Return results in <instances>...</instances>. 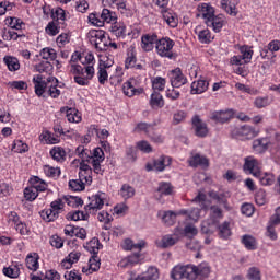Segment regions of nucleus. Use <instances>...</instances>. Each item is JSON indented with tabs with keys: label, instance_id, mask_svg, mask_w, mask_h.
Listing matches in <instances>:
<instances>
[{
	"label": "nucleus",
	"instance_id": "6e6d98bb",
	"mask_svg": "<svg viewBox=\"0 0 280 280\" xmlns=\"http://www.w3.org/2000/svg\"><path fill=\"white\" fill-rule=\"evenodd\" d=\"M158 191L162 196H170V194H172V185L168 183H162L160 184Z\"/></svg>",
	"mask_w": 280,
	"mask_h": 280
},
{
	"label": "nucleus",
	"instance_id": "c756f323",
	"mask_svg": "<svg viewBox=\"0 0 280 280\" xmlns=\"http://www.w3.org/2000/svg\"><path fill=\"white\" fill-rule=\"evenodd\" d=\"M151 108H163L165 106V102L163 101V96L159 92H153L150 98Z\"/></svg>",
	"mask_w": 280,
	"mask_h": 280
},
{
	"label": "nucleus",
	"instance_id": "f257e3e1",
	"mask_svg": "<svg viewBox=\"0 0 280 280\" xmlns=\"http://www.w3.org/2000/svg\"><path fill=\"white\" fill-rule=\"evenodd\" d=\"M265 138L256 139L253 141V150L257 152V154H264L270 148V145H275V143H279L280 133L275 131V129H266Z\"/></svg>",
	"mask_w": 280,
	"mask_h": 280
},
{
	"label": "nucleus",
	"instance_id": "79ce46f5",
	"mask_svg": "<svg viewBox=\"0 0 280 280\" xmlns=\"http://www.w3.org/2000/svg\"><path fill=\"white\" fill-rule=\"evenodd\" d=\"M89 213L84 214V212L78 210L74 212H69L67 214V220H73V222H78L79 220H88Z\"/></svg>",
	"mask_w": 280,
	"mask_h": 280
},
{
	"label": "nucleus",
	"instance_id": "f03ea898",
	"mask_svg": "<svg viewBox=\"0 0 280 280\" xmlns=\"http://www.w3.org/2000/svg\"><path fill=\"white\" fill-rule=\"evenodd\" d=\"M62 209H65V202L62 199H56L50 203V209L40 212V217L46 222H54V220H58V215H60Z\"/></svg>",
	"mask_w": 280,
	"mask_h": 280
},
{
	"label": "nucleus",
	"instance_id": "dca6fc26",
	"mask_svg": "<svg viewBox=\"0 0 280 280\" xmlns=\"http://www.w3.org/2000/svg\"><path fill=\"white\" fill-rule=\"evenodd\" d=\"M222 220V209L218 206H212L210 208V219L208 220V226H218Z\"/></svg>",
	"mask_w": 280,
	"mask_h": 280
},
{
	"label": "nucleus",
	"instance_id": "13d9d810",
	"mask_svg": "<svg viewBox=\"0 0 280 280\" xmlns=\"http://www.w3.org/2000/svg\"><path fill=\"white\" fill-rule=\"evenodd\" d=\"M243 215L250 218L255 213V207L252 203H244L241 208Z\"/></svg>",
	"mask_w": 280,
	"mask_h": 280
},
{
	"label": "nucleus",
	"instance_id": "20e7f679",
	"mask_svg": "<svg viewBox=\"0 0 280 280\" xmlns=\"http://www.w3.org/2000/svg\"><path fill=\"white\" fill-rule=\"evenodd\" d=\"M89 20L93 25H96L97 27H103L104 23H115L117 22V15L108 9H103L101 13V20L97 19V15L90 14Z\"/></svg>",
	"mask_w": 280,
	"mask_h": 280
},
{
	"label": "nucleus",
	"instance_id": "58836bf2",
	"mask_svg": "<svg viewBox=\"0 0 280 280\" xmlns=\"http://www.w3.org/2000/svg\"><path fill=\"white\" fill-rule=\"evenodd\" d=\"M50 154L55 161H65V158L67 156V152L60 147L51 149Z\"/></svg>",
	"mask_w": 280,
	"mask_h": 280
},
{
	"label": "nucleus",
	"instance_id": "c85d7f7f",
	"mask_svg": "<svg viewBox=\"0 0 280 280\" xmlns=\"http://www.w3.org/2000/svg\"><path fill=\"white\" fill-rule=\"evenodd\" d=\"M121 246L124 250H137L138 253H141V248L145 246V242L141 241L138 244H133L132 240L126 238Z\"/></svg>",
	"mask_w": 280,
	"mask_h": 280
},
{
	"label": "nucleus",
	"instance_id": "423d86ee",
	"mask_svg": "<svg viewBox=\"0 0 280 280\" xmlns=\"http://www.w3.org/2000/svg\"><path fill=\"white\" fill-rule=\"evenodd\" d=\"M174 47V42L168 38H162L156 43V49L159 56L162 58H172V48Z\"/></svg>",
	"mask_w": 280,
	"mask_h": 280
},
{
	"label": "nucleus",
	"instance_id": "e433bc0d",
	"mask_svg": "<svg viewBox=\"0 0 280 280\" xmlns=\"http://www.w3.org/2000/svg\"><path fill=\"white\" fill-rule=\"evenodd\" d=\"M119 194L124 200H128V198H132V196H135V188L128 184H124Z\"/></svg>",
	"mask_w": 280,
	"mask_h": 280
},
{
	"label": "nucleus",
	"instance_id": "393cba45",
	"mask_svg": "<svg viewBox=\"0 0 280 280\" xmlns=\"http://www.w3.org/2000/svg\"><path fill=\"white\" fill-rule=\"evenodd\" d=\"M207 89H209V82L206 80H198L191 83L192 95H200V93H205Z\"/></svg>",
	"mask_w": 280,
	"mask_h": 280
},
{
	"label": "nucleus",
	"instance_id": "a878e982",
	"mask_svg": "<svg viewBox=\"0 0 280 280\" xmlns=\"http://www.w3.org/2000/svg\"><path fill=\"white\" fill-rule=\"evenodd\" d=\"M154 43H159L156 35L142 36V49H144V51H152V49H154Z\"/></svg>",
	"mask_w": 280,
	"mask_h": 280
},
{
	"label": "nucleus",
	"instance_id": "09e8293b",
	"mask_svg": "<svg viewBox=\"0 0 280 280\" xmlns=\"http://www.w3.org/2000/svg\"><path fill=\"white\" fill-rule=\"evenodd\" d=\"M162 220L164 224H167V226H172V224L176 222V213L167 211L163 214Z\"/></svg>",
	"mask_w": 280,
	"mask_h": 280
},
{
	"label": "nucleus",
	"instance_id": "4be33fe9",
	"mask_svg": "<svg viewBox=\"0 0 280 280\" xmlns=\"http://www.w3.org/2000/svg\"><path fill=\"white\" fill-rule=\"evenodd\" d=\"M208 27H212L213 32H220L224 27V18L218 15L206 21Z\"/></svg>",
	"mask_w": 280,
	"mask_h": 280
},
{
	"label": "nucleus",
	"instance_id": "b1692460",
	"mask_svg": "<svg viewBox=\"0 0 280 280\" xmlns=\"http://www.w3.org/2000/svg\"><path fill=\"white\" fill-rule=\"evenodd\" d=\"M93 255L89 260V270H92V272H97V270H100V257H97V254L100 253V248L98 247H93L92 252Z\"/></svg>",
	"mask_w": 280,
	"mask_h": 280
},
{
	"label": "nucleus",
	"instance_id": "6e6552de",
	"mask_svg": "<svg viewBox=\"0 0 280 280\" xmlns=\"http://www.w3.org/2000/svg\"><path fill=\"white\" fill-rule=\"evenodd\" d=\"M104 161V150L102 148H95L93 151V156L91 158L92 167L95 174H103L102 163Z\"/></svg>",
	"mask_w": 280,
	"mask_h": 280
},
{
	"label": "nucleus",
	"instance_id": "ddd939ff",
	"mask_svg": "<svg viewBox=\"0 0 280 280\" xmlns=\"http://www.w3.org/2000/svg\"><path fill=\"white\" fill-rule=\"evenodd\" d=\"M85 73H86V77L84 75L74 77V82H77L79 86H89L91 80H93V75H95V68H93V66L85 67Z\"/></svg>",
	"mask_w": 280,
	"mask_h": 280
},
{
	"label": "nucleus",
	"instance_id": "603ef678",
	"mask_svg": "<svg viewBox=\"0 0 280 280\" xmlns=\"http://www.w3.org/2000/svg\"><path fill=\"white\" fill-rule=\"evenodd\" d=\"M254 105L256 106V108H266V106H270V98H268V96L257 97L254 101Z\"/></svg>",
	"mask_w": 280,
	"mask_h": 280
},
{
	"label": "nucleus",
	"instance_id": "cd10ccee",
	"mask_svg": "<svg viewBox=\"0 0 280 280\" xmlns=\"http://www.w3.org/2000/svg\"><path fill=\"white\" fill-rule=\"evenodd\" d=\"M221 8L228 14H230V16H237V8L235 7V0H222Z\"/></svg>",
	"mask_w": 280,
	"mask_h": 280
},
{
	"label": "nucleus",
	"instance_id": "f8f14e48",
	"mask_svg": "<svg viewBox=\"0 0 280 280\" xmlns=\"http://www.w3.org/2000/svg\"><path fill=\"white\" fill-rule=\"evenodd\" d=\"M91 36L96 38L94 42L96 49H100V51H106L108 42H106V35L104 34V31H92Z\"/></svg>",
	"mask_w": 280,
	"mask_h": 280
},
{
	"label": "nucleus",
	"instance_id": "f704fd0d",
	"mask_svg": "<svg viewBox=\"0 0 280 280\" xmlns=\"http://www.w3.org/2000/svg\"><path fill=\"white\" fill-rule=\"evenodd\" d=\"M4 63L9 71H19V69H21V63H19V59L16 57H4Z\"/></svg>",
	"mask_w": 280,
	"mask_h": 280
},
{
	"label": "nucleus",
	"instance_id": "864d4df0",
	"mask_svg": "<svg viewBox=\"0 0 280 280\" xmlns=\"http://www.w3.org/2000/svg\"><path fill=\"white\" fill-rule=\"evenodd\" d=\"M255 200H256V205H258L259 207H264V205L266 203V190L264 189L258 190L256 192Z\"/></svg>",
	"mask_w": 280,
	"mask_h": 280
},
{
	"label": "nucleus",
	"instance_id": "72a5a7b5",
	"mask_svg": "<svg viewBox=\"0 0 280 280\" xmlns=\"http://www.w3.org/2000/svg\"><path fill=\"white\" fill-rule=\"evenodd\" d=\"M163 20L167 23L170 27H177L178 25V18H176V14L164 11L162 13Z\"/></svg>",
	"mask_w": 280,
	"mask_h": 280
},
{
	"label": "nucleus",
	"instance_id": "de8ad7c7",
	"mask_svg": "<svg viewBox=\"0 0 280 280\" xmlns=\"http://www.w3.org/2000/svg\"><path fill=\"white\" fill-rule=\"evenodd\" d=\"M106 67H110V66L102 67V65H100V68H98V82H100V84H106V82L108 81V72L106 71Z\"/></svg>",
	"mask_w": 280,
	"mask_h": 280
},
{
	"label": "nucleus",
	"instance_id": "4c0bfd02",
	"mask_svg": "<svg viewBox=\"0 0 280 280\" xmlns=\"http://www.w3.org/2000/svg\"><path fill=\"white\" fill-rule=\"evenodd\" d=\"M201 12H202V16L206 21H211V19H213V16H215V10L213 9V7H211L209 4H202Z\"/></svg>",
	"mask_w": 280,
	"mask_h": 280
},
{
	"label": "nucleus",
	"instance_id": "7ed1b4c3",
	"mask_svg": "<svg viewBox=\"0 0 280 280\" xmlns=\"http://www.w3.org/2000/svg\"><path fill=\"white\" fill-rule=\"evenodd\" d=\"M171 278L174 280L188 279L196 280V272H194V268L191 265L187 266H175L171 272Z\"/></svg>",
	"mask_w": 280,
	"mask_h": 280
},
{
	"label": "nucleus",
	"instance_id": "0eeeda50",
	"mask_svg": "<svg viewBox=\"0 0 280 280\" xmlns=\"http://www.w3.org/2000/svg\"><path fill=\"white\" fill-rule=\"evenodd\" d=\"M105 196L104 192H101L90 197V203L85 206V211L88 213H95V211L102 209L104 207Z\"/></svg>",
	"mask_w": 280,
	"mask_h": 280
},
{
	"label": "nucleus",
	"instance_id": "c03bdc74",
	"mask_svg": "<svg viewBox=\"0 0 280 280\" xmlns=\"http://www.w3.org/2000/svg\"><path fill=\"white\" fill-rule=\"evenodd\" d=\"M258 178L261 185H265V186L272 185L275 183V175L270 173H265V174L260 173Z\"/></svg>",
	"mask_w": 280,
	"mask_h": 280
},
{
	"label": "nucleus",
	"instance_id": "ea45409f",
	"mask_svg": "<svg viewBox=\"0 0 280 280\" xmlns=\"http://www.w3.org/2000/svg\"><path fill=\"white\" fill-rule=\"evenodd\" d=\"M195 32L196 34H198L200 43L207 45L210 40H212L211 32H209V30L199 31L198 28H196Z\"/></svg>",
	"mask_w": 280,
	"mask_h": 280
},
{
	"label": "nucleus",
	"instance_id": "6ab92c4d",
	"mask_svg": "<svg viewBox=\"0 0 280 280\" xmlns=\"http://www.w3.org/2000/svg\"><path fill=\"white\" fill-rule=\"evenodd\" d=\"M48 85H47V93L50 95V97H59L60 96V90L58 89V79L55 77H49L47 79Z\"/></svg>",
	"mask_w": 280,
	"mask_h": 280
},
{
	"label": "nucleus",
	"instance_id": "9d476101",
	"mask_svg": "<svg viewBox=\"0 0 280 280\" xmlns=\"http://www.w3.org/2000/svg\"><path fill=\"white\" fill-rule=\"evenodd\" d=\"M192 128L197 137L205 138L209 135V127L207 126V122L200 119L199 116H195L192 118Z\"/></svg>",
	"mask_w": 280,
	"mask_h": 280
},
{
	"label": "nucleus",
	"instance_id": "7c9ffc66",
	"mask_svg": "<svg viewBox=\"0 0 280 280\" xmlns=\"http://www.w3.org/2000/svg\"><path fill=\"white\" fill-rule=\"evenodd\" d=\"M110 32H113L117 38H124V36H126V24L122 22H114L110 27Z\"/></svg>",
	"mask_w": 280,
	"mask_h": 280
},
{
	"label": "nucleus",
	"instance_id": "412c9836",
	"mask_svg": "<svg viewBox=\"0 0 280 280\" xmlns=\"http://www.w3.org/2000/svg\"><path fill=\"white\" fill-rule=\"evenodd\" d=\"M178 242V237L172 235H165L161 240L155 242L158 248H170Z\"/></svg>",
	"mask_w": 280,
	"mask_h": 280
},
{
	"label": "nucleus",
	"instance_id": "3c124183",
	"mask_svg": "<svg viewBox=\"0 0 280 280\" xmlns=\"http://www.w3.org/2000/svg\"><path fill=\"white\" fill-rule=\"evenodd\" d=\"M44 172H45L46 176H49L50 178H56V176H60V168L52 167L50 165H45Z\"/></svg>",
	"mask_w": 280,
	"mask_h": 280
},
{
	"label": "nucleus",
	"instance_id": "5701e85b",
	"mask_svg": "<svg viewBox=\"0 0 280 280\" xmlns=\"http://www.w3.org/2000/svg\"><path fill=\"white\" fill-rule=\"evenodd\" d=\"M188 163L190 167H198V165L200 167H207L209 165V160L197 153L188 160Z\"/></svg>",
	"mask_w": 280,
	"mask_h": 280
},
{
	"label": "nucleus",
	"instance_id": "4468645a",
	"mask_svg": "<svg viewBox=\"0 0 280 280\" xmlns=\"http://www.w3.org/2000/svg\"><path fill=\"white\" fill-rule=\"evenodd\" d=\"M233 115H235L233 109L219 110L212 114L211 119L218 121V124H226V121L233 119Z\"/></svg>",
	"mask_w": 280,
	"mask_h": 280
},
{
	"label": "nucleus",
	"instance_id": "37998d69",
	"mask_svg": "<svg viewBox=\"0 0 280 280\" xmlns=\"http://www.w3.org/2000/svg\"><path fill=\"white\" fill-rule=\"evenodd\" d=\"M24 198L25 200H30V202H32L33 200H36V198H38L37 189L34 188V186L25 188Z\"/></svg>",
	"mask_w": 280,
	"mask_h": 280
},
{
	"label": "nucleus",
	"instance_id": "f3484780",
	"mask_svg": "<svg viewBox=\"0 0 280 280\" xmlns=\"http://www.w3.org/2000/svg\"><path fill=\"white\" fill-rule=\"evenodd\" d=\"M61 113L66 114V117L70 124H80V121H82V116L75 108L62 107Z\"/></svg>",
	"mask_w": 280,
	"mask_h": 280
},
{
	"label": "nucleus",
	"instance_id": "a18cd8bd",
	"mask_svg": "<svg viewBox=\"0 0 280 280\" xmlns=\"http://www.w3.org/2000/svg\"><path fill=\"white\" fill-rule=\"evenodd\" d=\"M214 229H219V235L224 240L231 235V230L229 229V223L226 222H224L222 225L218 223V226H214Z\"/></svg>",
	"mask_w": 280,
	"mask_h": 280
},
{
	"label": "nucleus",
	"instance_id": "e2e57ef3",
	"mask_svg": "<svg viewBox=\"0 0 280 280\" xmlns=\"http://www.w3.org/2000/svg\"><path fill=\"white\" fill-rule=\"evenodd\" d=\"M192 202H199V206L201 209H207V195L199 192L195 199L192 200Z\"/></svg>",
	"mask_w": 280,
	"mask_h": 280
},
{
	"label": "nucleus",
	"instance_id": "c9c22d12",
	"mask_svg": "<svg viewBox=\"0 0 280 280\" xmlns=\"http://www.w3.org/2000/svg\"><path fill=\"white\" fill-rule=\"evenodd\" d=\"M3 275H5V277H9L10 279H19L21 275V269H19V266L4 267Z\"/></svg>",
	"mask_w": 280,
	"mask_h": 280
},
{
	"label": "nucleus",
	"instance_id": "bf43d9fd",
	"mask_svg": "<svg viewBox=\"0 0 280 280\" xmlns=\"http://www.w3.org/2000/svg\"><path fill=\"white\" fill-rule=\"evenodd\" d=\"M186 117H187V114L185 112L178 110L173 116V124H175V125L183 124V121H185Z\"/></svg>",
	"mask_w": 280,
	"mask_h": 280
},
{
	"label": "nucleus",
	"instance_id": "8fccbe9b",
	"mask_svg": "<svg viewBox=\"0 0 280 280\" xmlns=\"http://www.w3.org/2000/svg\"><path fill=\"white\" fill-rule=\"evenodd\" d=\"M40 56H42V58H44V60H54L57 57L56 50L52 48L42 49Z\"/></svg>",
	"mask_w": 280,
	"mask_h": 280
},
{
	"label": "nucleus",
	"instance_id": "5fc2aeb1",
	"mask_svg": "<svg viewBox=\"0 0 280 280\" xmlns=\"http://www.w3.org/2000/svg\"><path fill=\"white\" fill-rule=\"evenodd\" d=\"M247 279H249V280H261V271H259L255 267L249 268V270L247 272Z\"/></svg>",
	"mask_w": 280,
	"mask_h": 280
},
{
	"label": "nucleus",
	"instance_id": "2f4dec72",
	"mask_svg": "<svg viewBox=\"0 0 280 280\" xmlns=\"http://www.w3.org/2000/svg\"><path fill=\"white\" fill-rule=\"evenodd\" d=\"M242 244L247 250H257V240H255L253 235H244L242 237Z\"/></svg>",
	"mask_w": 280,
	"mask_h": 280
},
{
	"label": "nucleus",
	"instance_id": "473e14b6",
	"mask_svg": "<svg viewBox=\"0 0 280 280\" xmlns=\"http://www.w3.org/2000/svg\"><path fill=\"white\" fill-rule=\"evenodd\" d=\"M26 267L34 272L38 270V254H30L26 256Z\"/></svg>",
	"mask_w": 280,
	"mask_h": 280
},
{
	"label": "nucleus",
	"instance_id": "2eb2a0df",
	"mask_svg": "<svg viewBox=\"0 0 280 280\" xmlns=\"http://www.w3.org/2000/svg\"><path fill=\"white\" fill-rule=\"evenodd\" d=\"M171 84L173 89H180V86L187 84V79L183 75L180 69H176L171 72Z\"/></svg>",
	"mask_w": 280,
	"mask_h": 280
},
{
	"label": "nucleus",
	"instance_id": "4d7b16f0",
	"mask_svg": "<svg viewBox=\"0 0 280 280\" xmlns=\"http://www.w3.org/2000/svg\"><path fill=\"white\" fill-rule=\"evenodd\" d=\"M51 19L54 21H65V10L58 8V9H52L51 11Z\"/></svg>",
	"mask_w": 280,
	"mask_h": 280
},
{
	"label": "nucleus",
	"instance_id": "39448f33",
	"mask_svg": "<svg viewBox=\"0 0 280 280\" xmlns=\"http://www.w3.org/2000/svg\"><path fill=\"white\" fill-rule=\"evenodd\" d=\"M259 129L245 125L240 128H235L232 135H234V137H244V139H255V137L259 136Z\"/></svg>",
	"mask_w": 280,
	"mask_h": 280
},
{
	"label": "nucleus",
	"instance_id": "49530a36",
	"mask_svg": "<svg viewBox=\"0 0 280 280\" xmlns=\"http://www.w3.org/2000/svg\"><path fill=\"white\" fill-rule=\"evenodd\" d=\"M152 88L154 92L163 91L165 89V79L156 77L152 80Z\"/></svg>",
	"mask_w": 280,
	"mask_h": 280
},
{
	"label": "nucleus",
	"instance_id": "774afa93",
	"mask_svg": "<svg viewBox=\"0 0 280 280\" xmlns=\"http://www.w3.org/2000/svg\"><path fill=\"white\" fill-rule=\"evenodd\" d=\"M47 86H48V81L45 83L35 84L36 95H38V97H40V95H43V93H45V91H47Z\"/></svg>",
	"mask_w": 280,
	"mask_h": 280
},
{
	"label": "nucleus",
	"instance_id": "680f3d73",
	"mask_svg": "<svg viewBox=\"0 0 280 280\" xmlns=\"http://www.w3.org/2000/svg\"><path fill=\"white\" fill-rule=\"evenodd\" d=\"M186 237H194L198 235V229L195 225L188 224L184 229Z\"/></svg>",
	"mask_w": 280,
	"mask_h": 280
},
{
	"label": "nucleus",
	"instance_id": "0e129e2a",
	"mask_svg": "<svg viewBox=\"0 0 280 280\" xmlns=\"http://www.w3.org/2000/svg\"><path fill=\"white\" fill-rule=\"evenodd\" d=\"M137 148L141 150V152H145L147 154L152 152V145L145 140L139 141L137 143Z\"/></svg>",
	"mask_w": 280,
	"mask_h": 280
},
{
	"label": "nucleus",
	"instance_id": "aec40b11",
	"mask_svg": "<svg viewBox=\"0 0 280 280\" xmlns=\"http://www.w3.org/2000/svg\"><path fill=\"white\" fill-rule=\"evenodd\" d=\"M122 91L125 95H127V97H135V95H141V93H143V89L135 88V85L132 84V80L124 83Z\"/></svg>",
	"mask_w": 280,
	"mask_h": 280
},
{
	"label": "nucleus",
	"instance_id": "a211bd4d",
	"mask_svg": "<svg viewBox=\"0 0 280 280\" xmlns=\"http://www.w3.org/2000/svg\"><path fill=\"white\" fill-rule=\"evenodd\" d=\"M170 165H172V158L167 155H162L153 162L155 172H163L165 167H170Z\"/></svg>",
	"mask_w": 280,
	"mask_h": 280
},
{
	"label": "nucleus",
	"instance_id": "052dcab7",
	"mask_svg": "<svg viewBox=\"0 0 280 280\" xmlns=\"http://www.w3.org/2000/svg\"><path fill=\"white\" fill-rule=\"evenodd\" d=\"M97 220L98 222H105V224H110V222H113V217H110V214L106 211H101L97 214Z\"/></svg>",
	"mask_w": 280,
	"mask_h": 280
},
{
	"label": "nucleus",
	"instance_id": "338daca9",
	"mask_svg": "<svg viewBox=\"0 0 280 280\" xmlns=\"http://www.w3.org/2000/svg\"><path fill=\"white\" fill-rule=\"evenodd\" d=\"M150 280L159 279V269L156 267H150L144 273Z\"/></svg>",
	"mask_w": 280,
	"mask_h": 280
},
{
	"label": "nucleus",
	"instance_id": "69168bd1",
	"mask_svg": "<svg viewBox=\"0 0 280 280\" xmlns=\"http://www.w3.org/2000/svg\"><path fill=\"white\" fill-rule=\"evenodd\" d=\"M50 244L51 246H54L55 248H62V246L65 245V242L62 241V238L58 235H54L50 238Z\"/></svg>",
	"mask_w": 280,
	"mask_h": 280
},
{
	"label": "nucleus",
	"instance_id": "bb28decb",
	"mask_svg": "<svg viewBox=\"0 0 280 280\" xmlns=\"http://www.w3.org/2000/svg\"><path fill=\"white\" fill-rule=\"evenodd\" d=\"M195 272V279H198V277H209L211 272V268H209V265L207 262H202L199 266H191Z\"/></svg>",
	"mask_w": 280,
	"mask_h": 280
},
{
	"label": "nucleus",
	"instance_id": "9b49d317",
	"mask_svg": "<svg viewBox=\"0 0 280 280\" xmlns=\"http://www.w3.org/2000/svg\"><path fill=\"white\" fill-rule=\"evenodd\" d=\"M84 180L85 183H91V176L84 175V173H79V179H71L69 182V187L72 191H84Z\"/></svg>",
	"mask_w": 280,
	"mask_h": 280
},
{
	"label": "nucleus",
	"instance_id": "a19ab883",
	"mask_svg": "<svg viewBox=\"0 0 280 280\" xmlns=\"http://www.w3.org/2000/svg\"><path fill=\"white\" fill-rule=\"evenodd\" d=\"M240 51L242 54L241 58L244 60L245 65H248L253 58V49H250L248 46H242Z\"/></svg>",
	"mask_w": 280,
	"mask_h": 280
},
{
	"label": "nucleus",
	"instance_id": "1a4fd4ad",
	"mask_svg": "<svg viewBox=\"0 0 280 280\" xmlns=\"http://www.w3.org/2000/svg\"><path fill=\"white\" fill-rule=\"evenodd\" d=\"M244 170L245 172H249V174H253L255 178H259V176L261 175L259 162L253 156H248L245 159Z\"/></svg>",
	"mask_w": 280,
	"mask_h": 280
}]
</instances>
